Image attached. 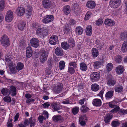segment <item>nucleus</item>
<instances>
[{
	"label": "nucleus",
	"instance_id": "obj_1",
	"mask_svg": "<svg viewBox=\"0 0 127 127\" xmlns=\"http://www.w3.org/2000/svg\"><path fill=\"white\" fill-rule=\"evenodd\" d=\"M48 32V30L44 29V28H38L36 31V34L40 37H44L46 35Z\"/></svg>",
	"mask_w": 127,
	"mask_h": 127
},
{
	"label": "nucleus",
	"instance_id": "obj_2",
	"mask_svg": "<svg viewBox=\"0 0 127 127\" xmlns=\"http://www.w3.org/2000/svg\"><path fill=\"white\" fill-rule=\"evenodd\" d=\"M121 4V0H110L109 5L112 8H116Z\"/></svg>",
	"mask_w": 127,
	"mask_h": 127
},
{
	"label": "nucleus",
	"instance_id": "obj_3",
	"mask_svg": "<svg viewBox=\"0 0 127 127\" xmlns=\"http://www.w3.org/2000/svg\"><path fill=\"white\" fill-rule=\"evenodd\" d=\"M100 74L98 72H91L90 75V79L92 82L98 81L99 79Z\"/></svg>",
	"mask_w": 127,
	"mask_h": 127
},
{
	"label": "nucleus",
	"instance_id": "obj_4",
	"mask_svg": "<svg viewBox=\"0 0 127 127\" xmlns=\"http://www.w3.org/2000/svg\"><path fill=\"white\" fill-rule=\"evenodd\" d=\"M0 41L2 46L5 47H7L9 45V39L6 35H3L1 37Z\"/></svg>",
	"mask_w": 127,
	"mask_h": 127
},
{
	"label": "nucleus",
	"instance_id": "obj_5",
	"mask_svg": "<svg viewBox=\"0 0 127 127\" xmlns=\"http://www.w3.org/2000/svg\"><path fill=\"white\" fill-rule=\"evenodd\" d=\"M54 19L53 16L49 15L45 16L43 19L42 22L43 23L47 24L52 21Z\"/></svg>",
	"mask_w": 127,
	"mask_h": 127
},
{
	"label": "nucleus",
	"instance_id": "obj_6",
	"mask_svg": "<svg viewBox=\"0 0 127 127\" xmlns=\"http://www.w3.org/2000/svg\"><path fill=\"white\" fill-rule=\"evenodd\" d=\"M48 56V54L47 52L44 51L42 52L39 58L40 62L44 64L46 61Z\"/></svg>",
	"mask_w": 127,
	"mask_h": 127
},
{
	"label": "nucleus",
	"instance_id": "obj_7",
	"mask_svg": "<svg viewBox=\"0 0 127 127\" xmlns=\"http://www.w3.org/2000/svg\"><path fill=\"white\" fill-rule=\"evenodd\" d=\"M39 41L38 39L36 38H33L30 40L31 45L33 47L37 48L39 45Z\"/></svg>",
	"mask_w": 127,
	"mask_h": 127
},
{
	"label": "nucleus",
	"instance_id": "obj_8",
	"mask_svg": "<svg viewBox=\"0 0 127 127\" xmlns=\"http://www.w3.org/2000/svg\"><path fill=\"white\" fill-rule=\"evenodd\" d=\"M13 13L11 10L8 11L7 12L5 16V19L7 22H10L13 19Z\"/></svg>",
	"mask_w": 127,
	"mask_h": 127
},
{
	"label": "nucleus",
	"instance_id": "obj_9",
	"mask_svg": "<svg viewBox=\"0 0 127 127\" xmlns=\"http://www.w3.org/2000/svg\"><path fill=\"white\" fill-rule=\"evenodd\" d=\"M43 7L45 9H48L51 7L52 4L50 0H43L42 1Z\"/></svg>",
	"mask_w": 127,
	"mask_h": 127
},
{
	"label": "nucleus",
	"instance_id": "obj_10",
	"mask_svg": "<svg viewBox=\"0 0 127 127\" xmlns=\"http://www.w3.org/2000/svg\"><path fill=\"white\" fill-rule=\"evenodd\" d=\"M58 38L57 36H52L49 39L50 43L52 45L56 44L58 42Z\"/></svg>",
	"mask_w": 127,
	"mask_h": 127
},
{
	"label": "nucleus",
	"instance_id": "obj_11",
	"mask_svg": "<svg viewBox=\"0 0 127 127\" xmlns=\"http://www.w3.org/2000/svg\"><path fill=\"white\" fill-rule=\"evenodd\" d=\"M52 119L53 120L56 122H63L64 120L63 118L60 115H55L53 117Z\"/></svg>",
	"mask_w": 127,
	"mask_h": 127
},
{
	"label": "nucleus",
	"instance_id": "obj_12",
	"mask_svg": "<svg viewBox=\"0 0 127 127\" xmlns=\"http://www.w3.org/2000/svg\"><path fill=\"white\" fill-rule=\"evenodd\" d=\"M116 80L113 79L112 76H110L107 78V84L108 85L110 86H114L116 83Z\"/></svg>",
	"mask_w": 127,
	"mask_h": 127
},
{
	"label": "nucleus",
	"instance_id": "obj_13",
	"mask_svg": "<svg viewBox=\"0 0 127 127\" xmlns=\"http://www.w3.org/2000/svg\"><path fill=\"white\" fill-rule=\"evenodd\" d=\"M86 5L88 8L92 9L95 8V4L94 1L92 0H90L88 1Z\"/></svg>",
	"mask_w": 127,
	"mask_h": 127
},
{
	"label": "nucleus",
	"instance_id": "obj_14",
	"mask_svg": "<svg viewBox=\"0 0 127 127\" xmlns=\"http://www.w3.org/2000/svg\"><path fill=\"white\" fill-rule=\"evenodd\" d=\"M51 106L53 111H58L61 109L59 105L56 102H54L51 104Z\"/></svg>",
	"mask_w": 127,
	"mask_h": 127
},
{
	"label": "nucleus",
	"instance_id": "obj_15",
	"mask_svg": "<svg viewBox=\"0 0 127 127\" xmlns=\"http://www.w3.org/2000/svg\"><path fill=\"white\" fill-rule=\"evenodd\" d=\"M92 104L95 106L96 107L100 106L101 105V100L99 99H94L93 100Z\"/></svg>",
	"mask_w": 127,
	"mask_h": 127
},
{
	"label": "nucleus",
	"instance_id": "obj_16",
	"mask_svg": "<svg viewBox=\"0 0 127 127\" xmlns=\"http://www.w3.org/2000/svg\"><path fill=\"white\" fill-rule=\"evenodd\" d=\"M105 24L107 26H113L115 25L114 22L110 19L107 18L106 19L104 22Z\"/></svg>",
	"mask_w": 127,
	"mask_h": 127
},
{
	"label": "nucleus",
	"instance_id": "obj_17",
	"mask_svg": "<svg viewBox=\"0 0 127 127\" xmlns=\"http://www.w3.org/2000/svg\"><path fill=\"white\" fill-rule=\"evenodd\" d=\"M113 117V115L112 114H106L104 117V121L105 123H109L110 122V120L112 119Z\"/></svg>",
	"mask_w": 127,
	"mask_h": 127
},
{
	"label": "nucleus",
	"instance_id": "obj_18",
	"mask_svg": "<svg viewBox=\"0 0 127 127\" xmlns=\"http://www.w3.org/2000/svg\"><path fill=\"white\" fill-rule=\"evenodd\" d=\"M114 92L112 90H109L107 92L105 95V97L106 99L111 98L113 96Z\"/></svg>",
	"mask_w": 127,
	"mask_h": 127
},
{
	"label": "nucleus",
	"instance_id": "obj_19",
	"mask_svg": "<svg viewBox=\"0 0 127 127\" xmlns=\"http://www.w3.org/2000/svg\"><path fill=\"white\" fill-rule=\"evenodd\" d=\"M32 50L30 46L26 48V56L27 58H29L32 55Z\"/></svg>",
	"mask_w": 127,
	"mask_h": 127
},
{
	"label": "nucleus",
	"instance_id": "obj_20",
	"mask_svg": "<svg viewBox=\"0 0 127 127\" xmlns=\"http://www.w3.org/2000/svg\"><path fill=\"white\" fill-rule=\"evenodd\" d=\"M55 53L57 55L59 56H62L63 51L62 49L60 47H57L55 50Z\"/></svg>",
	"mask_w": 127,
	"mask_h": 127
},
{
	"label": "nucleus",
	"instance_id": "obj_21",
	"mask_svg": "<svg viewBox=\"0 0 127 127\" xmlns=\"http://www.w3.org/2000/svg\"><path fill=\"white\" fill-rule=\"evenodd\" d=\"M91 53L92 56L94 58L96 57L99 54L98 50L95 48H92V50Z\"/></svg>",
	"mask_w": 127,
	"mask_h": 127
},
{
	"label": "nucleus",
	"instance_id": "obj_22",
	"mask_svg": "<svg viewBox=\"0 0 127 127\" xmlns=\"http://www.w3.org/2000/svg\"><path fill=\"white\" fill-rule=\"evenodd\" d=\"M9 90L10 92V94H11L12 96H15L17 94L16 93V88L14 86H11Z\"/></svg>",
	"mask_w": 127,
	"mask_h": 127
},
{
	"label": "nucleus",
	"instance_id": "obj_23",
	"mask_svg": "<svg viewBox=\"0 0 127 127\" xmlns=\"http://www.w3.org/2000/svg\"><path fill=\"white\" fill-rule=\"evenodd\" d=\"M17 14L19 16H22L25 13V9L22 7H18L17 9Z\"/></svg>",
	"mask_w": 127,
	"mask_h": 127
},
{
	"label": "nucleus",
	"instance_id": "obj_24",
	"mask_svg": "<svg viewBox=\"0 0 127 127\" xmlns=\"http://www.w3.org/2000/svg\"><path fill=\"white\" fill-rule=\"evenodd\" d=\"M63 85L62 84H59L55 88V92L58 93H60L62 91L63 88Z\"/></svg>",
	"mask_w": 127,
	"mask_h": 127
},
{
	"label": "nucleus",
	"instance_id": "obj_25",
	"mask_svg": "<svg viewBox=\"0 0 127 127\" xmlns=\"http://www.w3.org/2000/svg\"><path fill=\"white\" fill-rule=\"evenodd\" d=\"M123 90V88L122 85H118L115 87V92L118 93H121Z\"/></svg>",
	"mask_w": 127,
	"mask_h": 127
},
{
	"label": "nucleus",
	"instance_id": "obj_26",
	"mask_svg": "<svg viewBox=\"0 0 127 127\" xmlns=\"http://www.w3.org/2000/svg\"><path fill=\"white\" fill-rule=\"evenodd\" d=\"M83 29L80 26L77 27L75 30L76 34L77 35H81L83 33Z\"/></svg>",
	"mask_w": 127,
	"mask_h": 127
},
{
	"label": "nucleus",
	"instance_id": "obj_27",
	"mask_svg": "<svg viewBox=\"0 0 127 127\" xmlns=\"http://www.w3.org/2000/svg\"><path fill=\"white\" fill-rule=\"evenodd\" d=\"M121 51L123 53L127 51V40L125 41L121 47Z\"/></svg>",
	"mask_w": 127,
	"mask_h": 127
},
{
	"label": "nucleus",
	"instance_id": "obj_28",
	"mask_svg": "<svg viewBox=\"0 0 127 127\" xmlns=\"http://www.w3.org/2000/svg\"><path fill=\"white\" fill-rule=\"evenodd\" d=\"M63 10L64 13L66 15L69 14L70 12L71 9L70 6L68 5L64 6Z\"/></svg>",
	"mask_w": 127,
	"mask_h": 127
},
{
	"label": "nucleus",
	"instance_id": "obj_29",
	"mask_svg": "<svg viewBox=\"0 0 127 127\" xmlns=\"http://www.w3.org/2000/svg\"><path fill=\"white\" fill-rule=\"evenodd\" d=\"M2 94L4 95H9L10 94V91L6 88H4L1 91Z\"/></svg>",
	"mask_w": 127,
	"mask_h": 127
},
{
	"label": "nucleus",
	"instance_id": "obj_30",
	"mask_svg": "<svg viewBox=\"0 0 127 127\" xmlns=\"http://www.w3.org/2000/svg\"><path fill=\"white\" fill-rule=\"evenodd\" d=\"M86 32L87 35L90 36L92 35V27L90 25L88 26L87 27Z\"/></svg>",
	"mask_w": 127,
	"mask_h": 127
},
{
	"label": "nucleus",
	"instance_id": "obj_31",
	"mask_svg": "<svg viewBox=\"0 0 127 127\" xmlns=\"http://www.w3.org/2000/svg\"><path fill=\"white\" fill-rule=\"evenodd\" d=\"M91 88L93 91L96 92L99 90V86L96 84H93L91 86Z\"/></svg>",
	"mask_w": 127,
	"mask_h": 127
},
{
	"label": "nucleus",
	"instance_id": "obj_32",
	"mask_svg": "<svg viewBox=\"0 0 127 127\" xmlns=\"http://www.w3.org/2000/svg\"><path fill=\"white\" fill-rule=\"evenodd\" d=\"M123 68L122 65L118 66L117 67L116 71L117 74H121L123 73Z\"/></svg>",
	"mask_w": 127,
	"mask_h": 127
},
{
	"label": "nucleus",
	"instance_id": "obj_33",
	"mask_svg": "<svg viewBox=\"0 0 127 127\" xmlns=\"http://www.w3.org/2000/svg\"><path fill=\"white\" fill-rule=\"evenodd\" d=\"M26 25L25 23L23 21H21L18 24V29L21 30H23Z\"/></svg>",
	"mask_w": 127,
	"mask_h": 127
},
{
	"label": "nucleus",
	"instance_id": "obj_34",
	"mask_svg": "<svg viewBox=\"0 0 127 127\" xmlns=\"http://www.w3.org/2000/svg\"><path fill=\"white\" fill-rule=\"evenodd\" d=\"M61 46L63 49L66 50L69 48V45L67 42L64 41L61 43Z\"/></svg>",
	"mask_w": 127,
	"mask_h": 127
},
{
	"label": "nucleus",
	"instance_id": "obj_35",
	"mask_svg": "<svg viewBox=\"0 0 127 127\" xmlns=\"http://www.w3.org/2000/svg\"><path fill=\"white\" fill-rule=\"evenodd\" d=\"M24 67V65L21 62H19L17 64L16 67V69L18 71L22 69Z\"/></svg>",
	"mask_w": 127,
	"mask_h": 127
},
{
	"label": "nucleus",
	"instance_id": "obj_36",
	"mask_svg": "<svg viewBox=\"0 0 127 127\" xmlns=\"http://www.w3.org/2000/svg\"><path fill=\"white\" fill-rule=\"evenodd\" d=\"M119 121L117 120L115 121H113L111 123V125L113 127H117L120 124Z\"/></svg>",
	"mask_w": 127,
	"mask_h": 127
},
{
	"label": "nucleus",
	"instance_id": "obj_37",
	"mask_svg": "<svg viewBox=\"0 0 127 127\" xmlns=\"http://www.w3.org/2000/svg\"><path fill=\"white\" fill-rule=\"evenodd\" d=\"M80 69L83 71H85L87 69L86 64L84 63H82L80 64Z\"/></svg>",
	"mask_w": 127,
	"mask_h": 127
},
{
	"label": "nucleus",
	"instance_id": "obj_38",
	"mask_svg": "<svg viewBox=\"0 0 127 127\" xmlns=\"http://www.w3.org/2000/svg\"><path fill=\"white\" fill-rule=\"evenodd\" d=\"M32 8L31 6L28 7L26 9V14L27 16H30L32 14Z\"/></svg>",
	"mask_w": 127,
	"mask_h": 127
},
{
	"label": "nucleus",
	"instance_id": "obj_39",
	"mask_svg": "<svg viewBox=\"0 0 127 127\" xmlns=\"http://www.w3.org/2000/svg\"><path fill=\"white\" fill-rule=\"evenodd\" d=\"M120 38V40L122 41L127 39V33L126 32H123L122 33Z\"/></svg>",
	"mask_w": 127,
	"mask_h": 127
},
{
	"label": "nucleus",
	"instance_id": "obj_40",
	"mask_svg": "<svg viewBox=\"0 0 127 127\" xmlns=\"http://www.w3.org/2000/svg\"><path fill=\"white\" fill-rule=\"evenodd\" d=\"M102 64L101 62L100 61H96L94 63L93 66L96 69L100 67Z\"/></svg>",
	"mask_w": 127,
	"mask_h": 127
},
{
	"label": "nucleus",
	"instance_id": "obj_41",
	"mask_svg": "<svg viewBox=\"0 0 127 127\" xmlns=\"http://www.w3.org/2000/svg\"><path fill=\"white\" fill-rule=\"evenodd\" d=\"M47 64L49 67H52L54 65V63L51 58H49L47 61Z\"/></svg>",
	"mask_w": 127,
	"mask_h": 127
},
{
	"label": "nucleus",
	"instance_id": "obj_42",
	"mask_svg": "<svg viewBox=\"0 0 127 127\" xmlns=\"http://www.w3.org/2000/svg\"><path fill=\"white\" fill-rule=\"evenodd\" d=\"M115 61L117 63H120L122 61V57L120 55H118L114 58Z\"/></svg>",
	"mask_w": 127,
	"mask_h": 127
},
{
	"label": "nucleus",
	"instance_id": "obj_43",
	"mask_svg": "<svg viewBox=\"0 0 127 127\" xmlns=\"http://www.w3.org/2000/svg\"><path fill=\"white\" fill-rule=\"evenodd\" d=\"M79 110V108L78 107H75L73 108L72 110V112L74 115L77 114Z\"/></svg>",
	"mask_w": 127,
	"mask_h": 127
},
{
	"label": "nucleus",
	"instance_id": "obj_44",
	"mask_svg": "<svg viewBox=\"0 0 127 127\" xmlns=\"http://www.w3.org/2000/svg\"><path fill=\"white\" fill-rule=\"evenodd\" d=\"M59 69L61 70H62L64 68L65 66V63L64 61H61L59 62Z\"/></svg>",
	"mask_w": 127,
	"mask_h": 127
},
{
	"label": "nucleus",
	"instance_id": "obj_45",
	"mask_svg": "<svg viewBox=\"0 0 127 127\" xmlns=\"http://www.w3.org/2000/svg\"><path fill=\"white\" fill-rule=\"evenodd\" d=\"M89 108L87 107H85L84 105H83L80 108L81 111L83 113H85L88 111Z\"/></svg>",
	"mask_w": 127,
	"mask_h": 127
},
{
	"label": "nucleus",
	"instance_id": "obj_46",
	"mask_svg": "<svg viewBox=\"0 0 127 127\" xmlns=\"http://www.w3.org/2000/svg\"><path fill=\"white\" fill-rule=\"evenodd\" d=\"M69 66L72 67L74 68H77V65L76 62H71L69 63Z\"/></svg>",
	"mask_w": 127,
	"mask_h": 127
},
{
	"label": "nucleus",
	"instance_id": "obj_47",
	"mask_svg": "<svg viewBox=\"0 0 127 127\" xmlns=\"http://www.w3.org/2000/svg\"><path fill=\"white\" fill-rule=\"evenodd\" d=\"M68 42L70 43V45L71 48L74 47V42L73 39L72 38H71L69 39Z\"/></svg>",
	"mask_w": 127,
	"mask_h": 127
},
{
	"label": "nucleus",
	"instance_id": "obj_48",
	"mask_svg": "<svg viewBox=\"0 0 127 127\" xmlns=\"http://www.w3.org/2000/svg\"><path fill=\"white\" fill-rule=\"evenodd\" d=\"M113 67V65L112 63H109L108 64L106 65V70L109 71H111L112 70Z\"/></svg>",
	"mask_w": 127,
	"mask_h": 127
},
{
	"label": "nucleus",
	"instance_id": "obj_49",
	"mask_svg": "<svg viewBox=\"0 0 127 127\" xmlns=\"http://www.w3.org/2000/svg\"><path fill=\"white\" fill-rule=\"evenodd\" d=\"M76 68L72 67L69 66L68 67V72L71 74H73L75 73V69Z\"/></svg>",
	"mask_w": 127,
	"mask_h": 127
},
{
	"label": "nucleus",
	"instance_id": "obj_50",
	"mask_svg": "<svg viewBox=\"0 0 127 127\" xmlns=\"http://www.w3.org/2000/svg\"><path fill=\"white\" fill-rule=\"evenodd\" d=\"M5 3L4 1L3 0H1L0 1V11H1L3 9Z\"/></svg>",
	"mask_w": 127,
	"mask_h": 127
},
{
	"label": "nucleus",
	"instance_id": "obj_51",
	"mask_svg": "<svg viewBox=\"0 0 127 127\" xmlns=\"http://www.w3.org/2000/svg\"><path fill=\"white\" fill-rule=\"evenodd\" d=\"M92 14V13L90 11L86 13L85 17V19L86 20H88L89 19L90 16Z\"/></svg>",
	"mask_w": 127,
	"mask_h": 127
},
{
	"label": "nucleus",
	"instance_id": "obj_52",
	"mask_svg": "<svg viewBox=\"0 0 127 127\" xmlns=\"http://www.w3.org/2000/svg\"><path fill=\"white\" fill-rule=\"evenodd\" d=\"M13 60L11 57L10 56H7L5 59V60L6 61H7L9 63L11 64V65L12 64V61Z\"/></svg>",
	"mask_w": 127,
	"mask_h": 127
},
{
	"label": "nucleus",
	"instance_id": "obj_53",
	"mask_svg": "<svg viewBox=\"0 0 127 127\" xmlns=\"http://www.w3.org/2000/svg\"><path fill=\"white\" fill-rule=\"evenodd\" d=\"M103 23V20L101 18H99L96 21V24L98 26H100Z\"/></svg>",
	"mask_w": 127,
	"mask_h": 127
},
{
	"label": "nucleus",
	"instance_id": "obj_54",
	"mask_svg": "<svg viewBox=\"0 0 127 127\" xmlns=\"http://www.w3.org/2000/svg\"><path fill=\"white\" fill-rule=\"evenodd\" d=\"M15 67L10 66V70L11 72L12 73L15 74L17 72V71Z\"/></svg>",
	"mask_w": 127,
	"mask_h": 127
},
{
	"label": "nucleus",
	"instance_id": "obj_55",
	"mask_svg": "<svg viewBox=\"0 0 127 127\" xmlns=\"http://www.w3.org/2000/svg\"><path fill=\"white\" fill-rule=\"evenodd\" d=\"M38 120L39 121V123H43L44 120H46V118L43 116H40L38 118Z\"/></svg>",
	"mask_w": 127,
	"mask_h": 127
},
{
	"label": "nucleus",
	"instance_id": "obj_56",
	"mask_svg": "<svg viewBox=\"0 0 127 127\" xmlns=\"http://www.w3.org/2000/svg\"><path fill=\"white\" fill-rule=\"evenodd\" d=\"M87 120V118L86 116L85 115H82L79 118V121H85Z\"/></svg>",
	"mask_w": 127,
	"mask_h": 127
},
{
	"label": "nucleus",
	"instance_id": "obj_57",
	"mask_svg": "<svg viewBox=\"0 0 127 127\" xmlns=\"http://www.w3.org/2000/svg\"><path fill=\"white\" fill-rule=\"evenodd\" d=\"M3 100L5 102H9L11 101V98L10 97L5 96L4 97Z\"/></svg>",
	"mask_w": 127,
	"mask_h": 127
},
{
	"label": "nucleus",
	"instance_id": "obj_58",
	"mask_svg": "<svg viewBox=\"0 0 127 127\" xmlns=\"http://www.w3.org/2000/svg\"><path fill=\"white\" fill-rule=\"evenodd\" d=\"M111 111V112H117L119 111L120 109V107L119 106H116Z\"/></svg>",
	"mask_w": 127,
	"mask_h": 127
},
{
	"label": "nucleus",
	"instance_id": "obj_59",
	"mask_svg": "<svg viewBox=\"0 0 127 127\" xmlns=\"http://www.w3.org/2000/svg\"><path fill=\"white\" fill-rule=\"evenodd\" d=\"M64 30L65 32H68L70 31L69 27L68 24L65 25L64 28Z\"/></svg>",
	"mask_w": 127,
	"mask_h": 127
},
{
	"label": "nucleus",
	"instance_id": "obj_60",
	"mask_svg": "<svg viewBox=\"0 0 127 127\" xmlns=\"http://www.w3.org/2000/svg\"><path fill=\"white\" fill-rule=\"evenodd\" d=\"M46 70H45V72L46 75H49L51 74V69L48 68H46Z\"/></svg>",
	"mask_w": 127,
	"mask_h": 127
},
{
	"label": "nucleus",
	"instance_id": "obj_61",
	"mask_svg": "<svg viewBox=\"0 0 127 127\" xmlns=\"http://www.w3.org/2000/svg\"><path fill=\"white\" fill-rule=\"evenodd\" d=\"M79 123L82 126H84L86 125V122L85 121H79Z\"/></svg>",
	"mask_w": 127,
	"mask_h": 127
},
{
	"label": "nucleus",
	"instance_id": "obj_62",
	"mask_svg": "<svg viewBox=\"0 0 127 127\" xmlns=\"http://www.w3.org/2000/svg\"><path fill=\"white\" fill-rule=\"evenodd\" d=\"M69 22L70 24L71 25H73L76 23V21L72 19H71L70 20Z\"/></svg>",
	"mask_w": 127,
	"mask_h": 127
},
{
	"label": "nucleus",
	"instance_id": "obj_63",
	"mask_svg": "<svg viewBox=\"0 0 127 127\" xmlns=\"http://www.w3.org/2000/svg\"><path fill=\"white\" fill-rule=\"evenodd\" d=\"M26 44V41H25L22 40L20 43L19 46L20 47H24Z\"/></svg>",
	"mask_w": 127,
	"mask_h": 127
},
{
	"label": "nucleus",
	"instance_id": "obj_64",
	"mask_svg": "<svg viewBox=\"0 0 127 127\" xmlns=\"http://www.w3.org/2000/svg\"><path fill=\"white\" fill-rule=\"evenodd\" d=\"M42 105L45 108H48L50 105L48 102L45 103Z\"/></svg>",
	"mask_w": 127,
	"mask_h": 127
}]
</instances>
